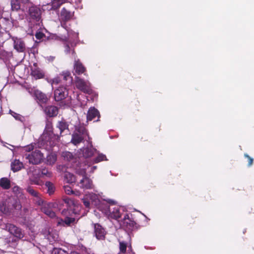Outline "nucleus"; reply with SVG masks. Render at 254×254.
Instances as JSON below:
<instances>
[{
    "label": "nucleus",
    "mask_w": 254,
    "mask_h": 254,
    "mask_svg": "<svg viewBox=\"0 0 254 254\" xmlns=\"http://www.w3.org/2000/svg\"><path fill=\"white\" fill-rule=\"evenodd\" d=\"M74 127L75 130L72 135L71 139V142L74 145L79 144L84 139H86V137L88 139L87 141L89 147H83L80 149L78 154V157L80 161L85 160L83 163H80L79 166L81 165L82 168H88V165L90 164V161H89L90 158L97 152V150L93 147L88 133L85 127L80 124L78 125H75Z\"/></svg>",
    "instance_id": "nucleus-1"
},
{
    "label": "nucleus",
    "mask_w": 254,
    "mask_h": 254,
    "mask_svg": "<svg viewBox=\"0 0 254 254\" xmlns=\"http://www.w3.org/2000/svg\"><path fill=\"white\" fill-rule=\"evenodd\" d=\"M60 138L59 135L53 132L52 122L47 121L45 130L39 139L38 146L46 150H50L59 142Z\"/></svg>",
    "instance_id": "nucleus-2"
},
{
    "label": "nucleus",
    "mask_w": 254,
    "mask_h": 254,
    "mask_svg": "<svg viewBox=\"0 0 254 254\" xmlns=\"http://www.w3.org/2000/svg\"><path fill=\"white\" fill-rule=\"evenodd\" d=\"M101 198L107 202L110 205L107 204L106 205H101L99 207V210L102 212L108 219H114L119 223L125 213V208L123 207L115 205V201L111 199Z\"/></svg>",
    "instance_id": "nucleus-3"
},
{
    "label": "nucleus",
    "mask_w": 254,
    "mask_h": 254,
    "mask_svg": "<svg viewBox=\"0 0 254 254\" xmlns=\"http://www.w3.org/2000/svg\"><path fill=\"white\" fill-rule=\"evenodd\" d=\"M41 13L39 8L33 6V29L36 31L35 37L39 41H36L35 43L42 41L46 37L45 33L47 32L42 23Z\"/></svg>",
    "instance_id": "nucleus-4"
},
{
    "label": "nucleus",
    "mask_w": 254,
    "mask_h": 254,
    "mask_svg": "<svg viewBox=\"0 0 254 254\" xmlns=\"http://www.w3.org/2000/svg\"><path fill=\"white\" fill-rule=\"evenodd\" d=\"M35 203L39 206L41 205V209L47 216L51 218L56 217L55 212L52 210V208H56L58 206L56 202H44L42 199L39 196V194L33 190V202Z\"/></svg>",
    "instance_id": "nucleus-5"
},
{
    "label": "nucleus",
    "mask_w": 254,
    "mask_h": 254,
    "mask_svg": "<svg viewBox=\"0 0 254 254\" xmlns=\"http://www.w3.org/2000/svg\"><path fill=\"white\" fill-rule=\"evenodd\" d=\"M88 169L86 167H82L81 165L76 169V173L79 176L82 177L78 182V186L83 190L92 189L94 188L93 182L91 179L86 176V171Z\"/></svg>",
    "instance_id": "nucleus-6"
},
{
    "label": "nucleus",
    "mask_w": 254,
    "mask_h": 254,
    "mask_svg": "<svg viewBox=\"0 0 254 254\" xmlns=\"http://www.w3.org/2000/svg\"><path fill=\"white\" fill-rule=\"evenodd\" d=\"M99 197V194L97 195L95 193H89L86 194L84 198H82V201L85 206L87 208H89L90 203H91L99 209V207L101 205H106L107 204L102 202Z\"/></svg>",
    "instance_id": "nucleus-7"
},
{
    "label": "nucleus",
    "mask_w": 254,
    "mask_h": 254,
    "mask_svg": "<svg viewBox=\"0 0 254 254\" xmlns=\"http://www.w3.org/2000/svg\"><path fill=\"white\" fill-rule=\"evenodd\" d=\"M75 85L77 89L89 95L96 94L90 87V83L88 80H84L80 77L75 78Z\"/></svg>",
    "instance_id": "nucleus-8"
},
{
    "label": "nucleus",
    "mask_w": 254,
    "mask_h": 254,
    "mask_svg": "<svg viewBox=\"0 0 254 254\" xmlns=\"http://www.w3.org/2000/svg\"><path fill=\"white\" fill-rule=\"evenodd\" d=\"M68 34V38L67 39L66 44L65 46V52L67 54L69 53L70 47L68 44L71 45V46H75L77 42L78 41V33L73 31L71 30H66Z\"/></svg>",
    "instance_id": "nucleus-9"
},
{
    "label": "nucleus",
    "mask_w": 254,
    "mask_h": 254,
    "mask_svg": "<svg viewBox=\"0 0 254 254\" xmlns=\"http://www.w3.org/2000/svg\"><path fill=\"white\" fill-rule=\"evenodd\" d=\"M132 214L127 213L125 212V214L123 216V218L121 219L119 224L121 226L126 227L130 229V227L134 226L135 223L131 218Z\"/></svg>",
    "instance_id": "nucleus-10"
},
{
    "label": "nucleus",
    "mask_w": 254,
    "mask_h": 254,
    "mask_svg": "<svg viewBox=\"0 0 254 254\" xmlns=\"http://www.w3.org/2000/svg\"><path fill=\"white\" fill-rule=\"evenodd\" d=\"M67 95V90L64 86H60L54 91V98L56 101H60L64 99Z\"/></svg>",
    "instance_id": "nucleus-11"
},
{
    "label": "nucleus",
    "mask_w": 254,
    "mask_h": 254,
    "mask_svg": "<svg viewBox=\"0 0 254 254\" xmlns=\"http://www.w3.org/2000/svg\"><path fill=\"white\" fill-rule=\"evenodd\" d=\"M69 126V123L66 122L64 119H62L61 121L58 122L56 125V127L60 130L61 135H63V134L64 133H70Z\"/></svg>",
    "instance_id": "nucleus-12"
},
{
    "label": "nucleus",
    "mask_w": 254,
    "mask_h": 254,
    "mask_svg": "<svg viewBox=\"0 0 254 254\" xmlns=\"http://www.w3.org/2000/svg\"><path fill=\"white\" fill-rule=\"evenodd\" d=\"M4 228L7 230L10 234L14 235L15 237L19 238L23 237V235L21 229L14 225L9 223L6 224Z\"/></svg>",
    "instance_id": "nucleus-13"
},
{
    "label": "nucleus",
    "mask_w": 254,
    "mask_h": 254,
    "mask_svg": "<svg viewBox=\"0 0 254 254\" xmlns=\"http://www.w3.org/2000/svg\"><path fill=\"white\" fill-rule=\"evenodd\" d=\"M94 228V234L96 238L98 240L104 239L106 232L104 228L98 223L93 224Z\"/></svg>",
    "instance_id": "nucleus-14"
},
{
    "label": "nucleus",
    "mask_w": 254,
    "mask_h": 254,
    "mask_svg": "<svg viewBox=\"0 0 254 254\" xmlns=\"http://www.w3.org/2000/svg\"><path fill=\"white\" fill-rule=\"evenodd\" d=\"M34 95L37 103L41 107H42V104L46 103L48 101V98L47 96L40 91H35Z\"/></svg>",
    "instance_id": "nucleus-15"
},
{
    "label": "nucleus",
    "mask_w": 254,
    "mask_h": 254,
    "mask_svg": "<svg viewBox=\"0 0 254 254\" xmlns=\"http://www.w3.org/2000/svg\"><path fill=\"white\" fill-rule=\"evenodd\" d=\"M21 152L23 158H25L29 163L32 161V145H28L21 148Z\"/></svg>",
    "instance_id": "nucleus-16"
},
{
    "label": "nucleus",
    "mask_w": 254,
    "mask_h": 254,
    "mask_svg": "<svg viewBox=\"0 0 254 254\" xmlns=\"http://www.w3.org/2000/svg\"><path fill=\"white\" fill-rule=\"evenodd\" d=\"M45 161L44 154L39 150L33 151V164H40Z\"/></svg>",
    "instance_id": "nucleus-17"
},
{
    "label": "nucleus",
    "mask_w": 254,
    "mask_h": 254,
    "mask_svg": "<svg viewBox=\"0 0 254 254\" xmlns=\"http://www.w3.org/2000/svg\"><path fill=\"white\" fill-rule=\"evenodd\" d=\"M74 73L80 75L82 73H84L86 71V68L80 62L79 60L75 59L74 63Z\"/></svg>",
    "instance_id": "nucleus-18"
},
{
    "label": "nucleus",
    "mask_w": 254,
    "mask_h": 254,
    "mask_svg": "<svg viewBox=\"0 0 254 254\" xmlns=\"http://www.w3.org/2000/svg\"><path fill=\"white\" fill-rule=\"evenodd\" d=\"M96 117H98L97 121H99V119L100 118V113L97 109H96L95 107H90L87 113V120L91 121L95 119Z\"/></svg>",
    "instance_id": "nucleus-19"
},
{
    "label": "nucleus",
    "mask_w": 254,
    "mask_h": 254,
    "mask_svg": "<svg viewBox=\"0 0 254 254\" xmlns=\"http://www.w3.org/2000/svg\"><path fill=\"white\" fill-rule=\"evenodd\" d=\"M44 111L49 117H54L58 114V108L55 106H48L44 109Z\"/></svg>",
    "instance_id": "nucleus-20"
},
{
    "label": "nucleus",
    "mask_w": 254,
    "mask_h": 254,
    "mask_svg": "<svg viewBox=\"0 0 254 254\" xmlns=\"http://www.w3.org/2000/svg\"><path fill=\"white\" fill-rule=\"evenodd\" d=\"M47 237L50 242L57 241L59 238L58 232L52 228H49Z\"/></svg>",
    "instance_id": "nucleus-21"
},
{
    "label": "nucleus",
    "mask_w": 254,
    "mask_h": 254,
    "mask_svg": "<svg viewBox=\"0 0 254 254\" xmlns=\"http://www.w3.org/2000/svg\"><path fill=\"white\" fill-rule=\"evenodd\" d=\"M74 221V218L66 217L64 220L62 219L57 218L56 222L57 223V226H69L71 223H73Z\"/></svg>",
    "instance_id": "nucleus-22"
},
{
    "label": "nucleus",
    "mask_w": 254,
    "mask_h": 254,
    "mask_svg": "<svg viewBox=\"0 0 254 254\" xmlns=\"http://www.w3.org/2000/svg\"><path fill=\"white\" fill-rule=\"evenodd\" d=\"M67 0H53L52 1L51 4H48L47 8L49 10H55L58 9L61 5L66 2Z\"/></svg>",
    "instance_id": "nucleus-23"
},
{
    "label": "nucleus",
    "mask_w": 254,
    "mask_h": 254,
    "mask_svg": "<svg viewBox=\"0 0 254 254\" xmlns=\"http://www.w3.org/2000/svg\"><path fill=\"white\" fill-rule=\"evenodd\" d=\"M34 68H33V77L36 79H41L44 77L45 73L40 68L37 67L36 64H33Z\"/></svg>",
    "instance_id": "nucleus-24"
},
{
    "label": "nucleus",
    "mask_w": 254,
    "mask_h": 254,
    "mask_svg": "<svg viewBox=\"0 0 254 254\" xmlns=\"http://www.w3.org/2000/svg\"><path fill=\"white\" fill-rule=\"evenodd\" d=\"M73 16V13L63 8L61 12L60 18L62 20L66 21L69 20Z\"/></svg>",
    "instance_id": "nucleus-25"
},
{
    "label": "nucleus",
    "mask_w": 254,
    "mask_h": 254,
    "mask_svg": "<svg viewBox=\"0 0 254 254\" xmlns=\"http://www.w3.org/2000/svg\"><path fill=\"white\" fill-rule=\"evenodd\" d=\"M33 176H36L38 177L44 176H50V173L46 168H43L42 169H38L37 170L36 169L33 168Z\"/></svg>",
    "instance_id": "nucleus-26"
},
{
    "label": "nucleus",
    "mask_w": 254,
    "mask_h": 254,
    "mask_svg": "<svg viewBox=\"0 0 254 254\" xmlns=\"http://www.w3.org/2000/svg\"><path fill=\"white\" fill-rule=\"evenodd\" d=\"M13 40L14 49L18 52H22L24 49L25 45L21 39L15 38H13Z\"/></svg>",
    "instance_id": "nucleus-27"
},
{
    "label": "nucleus",
    "mask_w": 254,
    "mask_h": 254,
    "mask_svg": "<svg viewBox=\"0 0 254 254\" xmlns=\"http://www.w3.org/2000/svg\"><path fill=\"white\" fill-rule=\"evenodd\" d=\"M104 160H107L105 155L102 153H98V156L95 158L90 160V164L88 165V168L90 167V165L93 163H97Z\"/></svg>",
    "instance_id": "nucleus-28"
},
{
    "label": "nucleus",
    "mask_w": 254,
    "mask_h": 254,
    "mask_svg": "<svg viewBox=\"0 0 254 254\" xmlns=\"http://www.w3.org/2000/svg\"><path fill=\"white\" fill-rule=\"evenodd\" d=\"M23 167V164L19 160H14L11 163V170L13 172H17Z\"/></svg>",
    "instance_id": "nucleus-29"
},
{
    "label": "nucleus",
    "mask_w": 254,
    "mask_h": 254,
    "mask_svg": "<svg viewBox=\"0 0 254 254\" xmlns=\"http://www.w3.org/2000/svg\"><path fill=\"white\" fill-rule=\"evenodd\" d=\"M57 155L55 153H51L47 156L46 160L45 159V162L50 165H53L57 160Z\"/></svg>",
    "instance_id": "nucleus-30"
},
{
    "label": "nucleus",
    "mask_w": 254,
    "mask_h": 254,
    "mask_svg": "<svg viewBox=\"0 0 254 254\" xmlns=\"http://www.w3.org/2000/svg\"><path fill=\"white\" fill-rule=\"evenodd\" d=\"M10 182L6 178H2L0 179V186L4 190L9 189L10 187Z\"/></svg>",
    "instance_id": "nucleus-31"
},
{
    "label": "nucleus",
    "mask_w": 254,
    "mask_h": 254,
    "mask_svg": "<svg viewBox=\"0 0 254 254\" xmlns=\"http://www.w3.org/2000/svg\"><path fill=\"white\" fill-rule=\"evenodd\" d=\"M62 156L64 160L68 161L74 162L75 158H74L72 154L69 151H64L62 153Z\"/></svg>",
    "instance_id": "nucleus-32"
},
{
    "label": "nucleus",
    "mask_w": 254,
    "mask_h": 254,
    "mask_svg": "<svg viewBox=\"0 0 254 254\" xmlns=\"http://www.w3.org/2000/svg\"><path fill=\"white\" fill-rule=\"evenodd\" d=\"M119 244L120 252L123 254L126 253L127 247H128L129 249L131 248L130 243H128L124 241H119Z\"/></svg>",
    "instance_id": "nucleus-33"
},
{
    "label": "nucleus",
    "mask_w": 254,
    "mask_h": 254,
    "mask_svg": "<svg viewBox=\"0 0 254 254\" xmlns=\"http://www.w3.org/2000/svg\"><path fill=\"white\" fill-rule=\"evenodd\" d=\"M74 176L68 172H65L64 176V180L67 183H72L75 181Z\"/></svg>",
    "instance_id": "nucleus-34"
},
{
    "label": "nucleus",
    "mask_w": 254,
    "mask_h": 254,
    "mask_svg": "<svg viewBox=\"0 0 254 254\" xmlns=\"http://www.w3.org/2000/svg\"><path fill=\"white\" fill-rule=\"evenodd\" d=\"M9 114H10L16 120L19 121L23 123L25 121L24 117L17 113L14 112L11 110H9Z\"/></svg>",
    "instance_id": "nucleus-35"
},
{
    "label": "nucleus",
    "mask_w": 254,
    "mask_h": 254,
    "mask_svg": "<svg viewBox=\"0 0 254 254\" xmlns=\"http://www.w3.org/2000/svg\"><path fill=\"white\" fill-rule=\"evenodd\" d=\"M23 0H11V5L12 10H17L21 7V3Z\"/></svg>",
    "instance_id": "nucleus-36"
},
{
    "label": "nucleus",
    "mask_w": 254,
    "mask_h": 254,
    "mask_svg": "<svg viewBox=\"0 0 254 254\" xmlns=\"http://www.w3.org/2000/svg\"><path fill=\"white\" fill-rule=\"evenodd\" d=\"M46 186L48 188V192L50 195L53 194L55 191V188L52 183L50 182H47L45 184Z\"/></svg>",
    "instance_id": "nucleus-37"
},
{
    "label": "nucleus",
    "mask_w": 254,
    "mask_h": 254,
    "mask_svg": "<svg viewBox=\"0 0 254 254\" xmlns=\"http://www.w3.org/2000/svg\"><path fill=\"white\" fill-rule=\"evenodd\" d=\"M64 190L65 192L67 194H75L76 195H78L79 194V192H77L75 193L71 189V187L68 186H64Z\"/></svg>",
    "instance_id": "nucleus-38"
},
{
    "label": "nucleus",
    "mask_w": 254,
    "mask_h": 254,
    "mask_svg": "<svg viewBox=\"0 0 254 254\" xmlns=\"http://www.w3.org/2000/svg\"><path fill=\"white\" fill-rule=\"evenodd\" d=\"M62 76L64 80L68 81L69 82L71 81V77L70 76V73L69 71H64L63 72Z\"/></svg>",
    "instance_id": "nucleus-39"
},
{
    "label": "nucleus",
    "mask_w": 254,
    "mask_h": 254,
    "mask_svg": "<svg viewBox=\"0 0 254 254\" xmlns=\"http://www.w3.org/2000/svg\"><path fill=\"white\" fill-rule=\"evenodd\" d=\"M0 210L5 214H7L8 213L11 212V208H6V206L4 204H2V205L0 206Z\"/></svg>",
    "instance_id": "nucleus-40"
},
{
    "label": "nucleus",
    "mask_w": 254,
    "mask_h": 254,
    "mask_svg": "<svg viewBox=\"0 0 254 254\" xmlns=\"http://www.w3.org/2000/svg\"><path fill=\"white\" fill-rule=\"evenodd\" d=\"M53 252L55 254H68V253L62 249H54Z\"/></svg>",
    "instance_id": "nucleus-41"
},
{
    "label": "nucleus",
    "mask_w": 254,
    "mask_h": 254,
    "mask_svg": "<svg viewBox=\"0 0 254 254\" xmlns=\"http://www.w3.org/2000/svg\"><path fill=\"white\" fill-rule=\"evenodd\" d=\"M60 79L59 77H55L52 80V85L54 84H57L60 82Z\"/></svg>",
    "instance_id": "nucleus-42"
},
{
    "label": "nucleus",
    "mask_w": 254,
    "mask_h": 254,
    "mask_svg": "<svg viewBox=\"0 0 254 254\" xmlns=\"http://www.w3.org/2000/svg\"><path fill=\"white\" fill-rule=\"evenodd\" d=\"M245 156L248 158V160H249V166L252 165L253 163V159L252 158H251V157H250L247 154H245Z\"/></svg>",
    "instance_id": "nucleus-43"
},
{
    "label": "nucleus",
    "mask_w": 254,
    "mask_h": 254,
    "mask_svg": "<svg viewBox=\"0 0 254 254\" xmlns=\"http://www.w3.org/2000/svg\"><path fill=\"white\" fill-rule=\"evenodd\" d=\"M12 190L14 192L17 193L19 192L20 189L18 186H14L12 188Z\"/></svg>",
    "instance_id": "nucleus-44"
},
{
    "label": "nucleus",
    "mask_w": 254,
    "mask_h": 254,
    "mask_svg": "<svg viewBox=\"0 0 254 254\" xmlns=\"http://www.w3.org/2000/svg\"><path fill=\"white\" fill-rule=\"evenodd\" d=\"M64 201L67 204H70L71 202L70 199H69L68 197H65L64 198Z\"/></svg>",
    "instance_id": "nucleus-45"
},
{
    "label": "nucleus",
    "mask_w": 254,
    "mask_h": 254,
    "mask_svg": "<svg viewBox=\"0 0 254 254\" xmlns=\"http://www.w3.org/2000/svg\"><path fill=\"white\" fill-rule=\"evenodd\" d=\"M90 170L89 172L90 173H92L94 172V171L97 169V166H94L91 167L90 168Z\"/></svg>",
    "instance_id": "nucleus-46"
},
{
    "label": "nucleus",
    "mask_w": 254,
    "mask_h": 254,
    "mask_svg": "<svg viewBox=\"0 0 254 254\" xmlns=\"http://www.w3.org/2000/svg\"><path fill=\"white\" fill-rule=\"evenodd\" d=\"M38 51L37 50H35V49L33 47V55H35V53H37Z\"/></svg>",
    "instance_id": "nucleus-47"
},
{
    "label": "nucleus",
    "mask_w": 254,
    "mask_h": 254,
    "mask_svg": "<svg viewBox=\"0 0 254 254\" xmlns=\"http://www.w3.org/2000/svg\"><path fill=\"white\" fill-rule=\"evenodd\" d=\"M24 87H25L26 89L28 91V92L29 93H31L30 88V87H26V86H25V85L24 86Z\"/></svg>",
    "instance_id": "nucleus-48"
},
{
    "label": "nucleus",
    "mask_w": 254,
    "mask_h": 254,
    "mask_svg": "<svg viewBox=\"0 0 254 254\" xmlns=\"http://www.w3.org/2000/svg\"><path fill=\"white\" fill-rule=\"evenodd\" d=\"M61 25L63 27H64V28L66 29V27H65V23H61Z\"/></svg>",
    "instance_id": "nucleus-49"
},
{
    "label": "nucleus",
    "mask_w": 254,
    "mask_h": 254,
    "mask_svg": "<svg viewBox=\"0 0 254 254\" xmlns=\"http://www.w3.org/2000/svg\"><path fill=\"white\" fill-rule=\"evenodd\" d=\"M70 254H79L76 252H72Z\"/></svg>",
    "instance_id": "nucleus-50"
},
{
    "label": "nucleus",
    "mask_w": 254,
    "mask_h": 254,
    "mask_svg": "<svg viewBox=\"0 0 254 254\" xmlns=\"http://www.w3.org/2000/svg\"><path fill=\"white\" fill-rule=\"evenodd\" d=\"M65 209H64L62 211V213L63 214V215H64L65 214Z\"/></svg>",
    "instance_id": "nucleus-51"
},
{
    "label": "nucleus",
    "mask_w": 254,
    "mask_h": 254,
    "mask_svg": "<svg viewBox=\"0 0 254 254\" xmlns=\"http://www.w3.org/2000/svg\"><path fill=\"white\" fill-rule=\"evenodd\" d=\"M28 191L29 192V193H32L31 190H30V188L28 189Z\"/></svg>",
    "instance_id": "nucleus-52"
},
{
    "label": "nucleus",
    "mask_w": 254,
    "mask_h": 254,
    "mask_svg": "<svg viewBox=\"0 0 254 254\" xmlns=\"http://www.w3.org/2000/svg\"><path fill=\"white\" fill-rule=\"evenodd\" d=\"M85 105V104H83L82 103H81V106H84Z\"/></svg>",
    "instance_id": "nucleus-53"
},
{
    "label": "nucleus",
    "mask_w": 254,
    "mask_h": 254,
    "mask_svg": "<svg viewBox=\"0 0 254 254\" xmlns=\"http://www.w3.org/2000/svg\"><path fill=\"white\" fill-rule=\"evenodd\" d=\"M69 105H69V104H68V103H67V104H65V106H69Z\"/></svg>",
    "instance_id": "nucleus-54"
},
{
    "label": "nucleus",
    "mask_w": 254,
    "mask_h": 254,
    "mask_svg": "<svg viewBox=\"0 0 254 254\" xmlns=\"http://www.w3.org/2000/svg\"><path fill=\"white\" fill-rule=\"evenodd\" d=\"M32 183H33V184L34 183H35V182H34V181H33H33H32Z\"/></svg>",
    "instance_id": "nucleus-55"
}]
</instances>
